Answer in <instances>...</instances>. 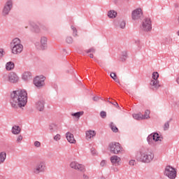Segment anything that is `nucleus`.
<instances>
[{
    "mask_svg": "<svg viewBox=\"0 0 179 179\" xmlns=\"http://www.w3.org/2000/svg\"><path fill=\"white\" fill-rule=\"evenodd\" d=\"M10 104L13 108H22L27 104V92L24 90L13 91L10 94Z\"/></svg>",
    "mask_w": 179,
    "mask_h": 179,
    "instance_id": "nucleus-1",
    "label": "nucleus"
},
{
    "mask_svg": "<svg viewBox=\"0 0 179 179\" xmlns=\"http://www.w3.org/2000/svg\"><path fill=\"white\" fill-rule=\"evenodd\" d=\"M137 162L142 163H150L155 159V154L149 150H141L136 155Z\"/></svg>",
    "mask_w": 179,
    "mask_h": 179,
    "instance_id": "nucleus-2",
    "label": "nucleus"
},
{
    "mask_svg": "<svg viewBox=\"0 0 179 179\" xmlns=\"http://www.w3.org/2000/svg\"><path fill=\"white\" fill-rule=\"evenodd\" d=\"M11 52L12 54H14V55H17L23 51V45H22V43L20 41V39L18 38H14L11 43Z\"/></svg>",
    "mask_w": 179,
    "mask_h": 179,
    "instance_id": "nucleus-3",
    "label": "nucleus"
},
{
    "mask_svg": "<svg viewBox=\"0 0 179 179\" xmlns=\"http://www.w3.org/2000/svg\"><path fill=\"white\" fill-rule=\"evenodd\" d=\"M109 149L110 153L113 155H119V153H122L124 152V148L120 143L113 142L109 144Z\"/></svg>",
    "mask_w": 179,
    "mask_h": 179,
    "instance_id": "nucleus-4",
    "label": "nucleus"
},
{
    "mask_svg": "<svg viewBox=\"0 0 179 179\" xmlns=\"http://www.w3.org/2000/svg\"><path fill=\"white\" fill-rule=\"evenodd\" d=\"M164 176L169 179L177 178V169L171 166H167L164 170Z\"/></svg>",
    "mask_w": 179,
    "mask_h": 179,
    "instance_id": "nucleus-5",
    "label": "nucleus"
},
{
    "mask_svg": "<svg viewBox=\"0 0 179 179\" xmlns=\"http://www.w3.org/2000/svg\"><path fill=\"white\" fill-rule=\"evenodd\" d=\"M47 170V164L44 161H39L36 167L33 169L34 174H40V173H45Z\"/></svg>",
    "mask_w": 179,
    "mask_h": 179,
    "instance_id": "nucleus-6",
    "label": "nucleus"
},
{
    "mask_svg": "<svg viewBox=\"0 0 179 179\" xmlns=\"http://www.w3.org/2000/svg\"><path fill=\"white\" fill-rule=\"evenodd\" d=\"M143 31H150L152 30V20L149 17L144 18L141 26Z\"/></svg>",
    "mask_w": 179,
    "mask_h": 179,
    "instance_id": "nucleus-7",
    "label": "nucleus"
},
{
    "mask_svg": "<svg viewBox=\"0 0 179 179\" xmlns=\"http://www.w3.org/2000/svg\"><path fill=\"white\" fill-rule=\"evenodd\" d=\"M3 78L5 80L10 82V83H17V82H19V76H17V74L14 72L10 73L8 77L6 75H4L3 76Z\"/></svg>",
    "mask_w": 179,
    "mask_h": 179,
    "instance_id": "nucleus-8",
    "label": "nucleus"
},
{
    "mask_svg": "<svg viewBox=\"0 0 179 179\" xmlns=\"http://www.w3.org/2000/svg\"><path fill=\"white\" fill-rule=\"evenodd\" d=\"M142 16H143L142 8H136L131 13V19L133 20H139Z\"/></svg>",
    "mask_w": 179,
    "mask_h": 179,
    "instance_id": "nucleus-9",
    "label": "nucleus"
},
{
    "mask_svg": "<svg viewBox=\"0 0 179 179\" xmlns=\"http://www.w3.org/2000/svg\"><path fill=\"white\" fill-rule=\"evenodd\" d=\"M44 80H45V78H44V76H36L34 79V85H35L36 87H43V86H44L45 85Z\"/></svg>",
    "mask_w": 179,
    "mask_h": 179,
    "instance_id": "nucleus-10",
    "label": "nucleus"
},
{
    "mask_svg": "<svg viewBox=\"0 0 179 179\" xmlns=\"http://www.w3.org/2000/svg\"><path fill=\"white\" fill-rule=\"evenodd\" d=\"M150 85L151 87L153 89V90H157V89H159V87H162L160 81H159V80H151Z\"/></svg>",
    "mask_w": 179,
    "mask_h": 179,
    "instance_id": "nucleus-11",
    "label": "nucleus"
},
{
    "mask_svg": "<svg viewBox=\"0 0 179 179\" xmlns=\"http://www.w3.org/2000/svg\"><path fill=\"white\" fill-rule=\"evenodd\" d=\"M110 162L114 166H120L121 158L117 155H113L110 157Z\"/></svg>",
    "mask_w": 179,
    "mask_h": 179,
    "instance_id": "nucleus-12",
    "label": "nucleus"
},
{
    "mask_svg": "<svg viewBox=\"0 0 179 179\" xmlns=\"http://www.w3.org/2000/svg\"><path fill=\"white\" fill-rule=\"evenodd\" d=\"M11 9H12V2L8 1L6 3V6L3 9V15H8Z\"/></svg>",
    "mask_w": 179,
    "mask_h": 179,
    "instance_id": "nucleus-13",
    "label": "nucleus"
},
{
    "mask_svg": "<svg viewBox=\"0 0 179 179\" xmlns=\"http://www.w3.org/2000/svg\"><path fill=\"white\" fill-rule=\"evenodd\" d=\"M96 136V131L94 130H87L85 131V138L87 141L90 139H93Z\"/></svg>",
    "mask_w": 179,
    "mask_h": 179,
    "instance_id": "nucleus-14",
    "label": "nucleus"
},
{
    "mask_svg": "<svg viewBox=\"0 0 179 179\" xmlns=\"http://www.w3.org/2000/svg\"><path fill=\"white\" fill-rule=\"evenodd\" d=\"M154 141V142H162V137H160V135L157 133H155L153 134H150L148 136V139H152Z\"/></svg>",
    "mask_w": 179,
    "mask_h": 179,
    "instance_id": "nucleus-15",
    "label": "nucleus"
},
{
    "mask_svg": "<svg viewBox=\"0 0 179 179\" xmlns=\"http://www.w3.org/2000/svg\"><path fill=\"white\" fill-rule=\"evenodd\" d=\"M66 138L69 143H76V140H75V137L71 132L66 134Z\"/></svg>",
    "mask_w": 179,
    "mask_h": 179,
    "instance_id": "nucleus-16",
    "label": "nucleus"
},
{
    "mask_svg": "<svg viewBox=\"0 0 179 179\" xmlns=\"http://www.w3.org/2000/svg\"><path fill=\"white\" fill-rule=\"evenodd\" d=\"M47 37L45 36H42L41 38V50H45V48H47Z\"/></svg>",
    "mask_w": 179,
    "mask_h": 179,
    "instance_id": "nucleus-17",
    "label": "nucleus"
},
{
    "mask_svg": "<svg viewBox=\"0 0 179 179\" xmlns=\"http://www.w3.org/2000/svg\"><path fill=\"white\" fill-rule=\"evenodd\" d=\"M11 132L13 135H19L22 132V129L19 126H13L11 129Z\"/></svg>",
    "mask_w": 179,
    "mask_h": 179,
    "instance_id": "nucleus-18",
    "label": "nucleus"
},
{
    "mask_svg": "<svg viewBox=\"0 0 179 179\" xmlns=\"http://www.w3.org/2000/svg\"><path fill=\"white\" fill-rule=\"evenodd\" d=\"M36 108L38 111H43L44 110V101H39L36 104Z\"/></svg>",
    "mask_w": 179,
    "mask_h": 179,
    "instance_id": "nucleus-19",
    "label": "nucleus"
},
{
    "mask_svg": "<svg viewBox=\"0 0 179 179\" xmlns=\"http://www.w3.org/2000/svg\"><path fill=\"white\" fill-rule=\"evenodd\" d=\"M6 160V152L1 151L0 152V164H3Z\"/></svg>",
    "mask_w": 179,
    "mask_h": 179,
    "instance_id": "nucleus-20",
    "label": "nucleus"
},
{
    "mask_svg": "<svg viewBox=\"0 0 179 179\" xmlns=\"http://www.w3.org/2000/svg\"><path fill=\"white\" fill-rule=\"evenodd\" d=\"M15 68V63L13 62H8L6 64V71H12Z\"/></svg>",
    "mask_w": 179,
    "mask_h": 179,
    "instance_id": "nucleus-21",
    "label": "nucleus"
},
{
    "mask_svg": "<svg viewBox=\"0 0 179 179\" xmlns=\"http://www.w3.org/2000/svg\"><path fill=\"white\" fill-rule=\"evenodd\" d=\"M133 118L136 120L137 121H141V120H143V115L142 113H134L132 115Z\"/></svg>",
    "mask_w": 179,
    "mask_h": 179,
    "instance_id": "nucleus-22",
    "label": "nucleus"
},
{
    "mask_svg": "<svg viewBox=\"0 0 179 179\" xmlns=\"http://www.w3.org/2000/svg\"><path fill=\"white\" fill-rule=\"evenodd\" d=\"M108 16L110 19H114V17H115L117 16V12H115L113 10H111L108 11Z\"/></svg>",
    "mask_w": 179,
    "mask_h": 179,
    "instance_id": "nucleus-23",
    "label": "nucleus"
},
{
    "mask_svg": "<svg viewBox=\"0 0 179 179\" xmlns=\"http://www.w3.org/2000/svg\"><path fill=\"white\" fill-rule=\"evenodd\" d=\"M31 76V73L30 72H25L22 75V79H24V80H28V79H30Z\"/></svg>",
    "mask_w": 179,
    "mask_h": 179,
    "instance_id": "nucleus-24",
    "label": "nucleus"
},
{
    "mask_svg": "<svg viewBox=\"0 0 179 179\" xmlns=\"http://www.w3.org/2000/svg\"><path fill=\"white\" fill-rule=\"evenodd\" d=\"M22 141H23V136H17L15 140V143H17V145H20L22 143Z\"/></svg>",
    "mask_w": 179,
    "mask_h": 179,
    "instance_id": "nucleus-25",
    "label": "nucleus"
},
{
    "mask_svg": "<svg viewBox=\"0 0 179 179\" xmlns=\"http://www.w3.org/2000/svg\"><path fill=\"white\" fill-rule=\"evenodd\" d=\"M150 114V110H147L145 112V114L143 115V120H148V118H150L149 115Z\"/></svg>",
    "mask_w": 179,
    "mask_h": 179,
    "instance_id": "nucleus-26",
    "label": "nucleus"
},
{
    "mask_svg": "<svg viewBox=\"0 0 179 179\" xmlns=\"http://www.w3.org/2000/svg\"><path fill=\"white\" fill-rule=\"evenodd\" d=\"M76 170H79L80 171H83L85 170V166L83 164H78L77 167L76 168Z\"/></svg>",
    "mask_w": 179,
    "mask_h": 179,
    "instance_id": "nucleus-27",
    "label": "nucleus"
},
{
    "mask_svg": "<svg viewBox=\"0 0 179 179\" xmlns=\"http://www.w3.org/2000/svg\"><path fill=\"white\" fill-rule=\"evenodd\" d=\"M152 78L153 80H157V79H159V73L158 72L152 73Z\"/></svg>",
    "mask_w": 179,
    "mask_h": 179,
    "instance_id": "nucleus-28",
    "label": "nucleus"
},
{
    "mask_svg": "<svg viewBox=\"0 0 179 179\" xmlns=\"http://www.w3.org/2000/svg\"><path fill=\"white\" fill-rule=\"evenodd\" d=\"M110 78H112V79L115 82H117V83H120V81L117 79V74H115V73H111Z\"/></svg>",
    "mask_w": 179,
    "mask_h": 179,
    "instance_id": "nucleus-29",
    "label": "nucleus"
},
{
    "mask_svg": "<svg viewBox=\"0 0 179 179\" xmlns=\"http://www.w3.org/2000/svg\"><path fill=\"white\" fill-rule=\"evenodd\" d=\"M83 114V112H78L76 113H72L71 115L73 117H76V118H80V117Z\"/></svg>",
    "mask_w": 179,
    "mask_h": 179,
    "instance_id": "nucleus-30",
    "label": "nucleus"
},
{
    "mask_svg": "<svg viewBox=\"0 0 179 179\" xmlns=\"http://www.w3.org/2000/svg\"><path fill=\"white\" fill-rule=\"evenodd\" d=\"M49 129H50V131H52V132H54L55 131V129H57V125H55L54 124H51L49 126Z\"/></svg>",
    "mask_w": 179,
    "mask_h": 179,
    "instance_id": "nucleus-31",
    "label": "nucleus"
},
{
    "mask_svg": "<svg viewBox=\"0 0 179 179\" xmlns=\"http://www.w3.org/2000/svg\"><path fill=\"white\" fill-rule=\"evenodd\" d=\"M78 162H72L71 164H70V167L71 169H74L75 170H76V167L78 166Z\"/></svg>",
    "mask_w": 179,
    "mask_h": 179,
    "instance_id": "nucleus-32",
    "label": "nucleus"
},
{
    "mask_svg": "<svg viewBox=\"0 0 179 179\" xmlns=\"http://www.w3.org/2000/svg\"><path fill=\"white\" fill-rule=\"evenodd\" d=\"M110 128L113 131V132H118V128H117V127L114 126V124H110Z\"/></svg>",
    "mask_w": 179,
    "mask_h": 179,
    "instance_id": "nucleus-33",
    "label": "nucleus"
},
{
    "mask_svg": "<svg viewBox=\"0 0 179 179\" xmlns=\"http://www.w3.org/2000/svg\"><path fill=\"white\" fill-rule=\"evenodd\" d=\"M54 141H55L56 142H58V141H61V134H56L54 137H53Z\"/></svg>",
    "mask_w": 179,
    "mask_h": 179,
    "instance_id": "nucleus-34",
    "label": "nucleus"
},
{
    "mask_svg": "<svg viewBox=\"0 0 179 179\" xmlns=\"http://www.w3.org/2000/svg\"><path fill=\"white\" fill-rule=\"evenodd\" d=\"M169 127H170V123L169 122H166L164 124V131H167V129H169Z\"/></svg>",
    "mask_w": 179,
    "mask_h": 179,
    "instance_id": "nucleus-35",
    "label": "nucleus"
},
{
    "mask_svg": "<svg viewBox=\"0 0 179 179\" xmlns=\"http://www.w3.org/2000/svg\"><path fill=\"white\" fill-rule=\"evenodd\" d=\"M100 116L101 118H106V117H107V113H106V111H101L100 113Z\"/></svg>",
    "mask_w": 179,
    "mask_h": 179,
    "instance_id": "nucleus-36",
    "label": "nucleus"
},
{
    "mask_svg": "<svg viewBox=\"0 0 179 179\" xmlns=\"http://www.w3.org/2000/svg\"><path fill=\"white\" fill-rule=\"evenodd\" d=\"M120 29H125V22L124 21L120 22Z\"/></svg>",
    "mask_w": 179,
    "mask_h": 179,
    "instance_id": "nucleus-37",
    "label": "nucleus"
},
{
    "mask_svg": "<svg viewBox=\"0 0 179 179\" xmlns=\"http://www.w3.org/2000/svg\"><path fill=\"white\" fill-rule=\"evenodd\" d=\"M91 152H92V155H93L94 156H96L98 155L97 151L94 148L91 149Z\"/></svg>",
    "mask_w": 179,
    "mask_h": 179,
    "instance_id": "nucleus-38",
    "label": "nucleus"
},
{
    "mask_svg": "<svg viewBox=\"0 0 179 179\" xmlns=\"http://www.w3.org/2000/svg\"><path fill=\"white\" fill-rule=\"evenodd\" d=\"M107 164V162L106 160H102L100 163V166L101 167H105V166Z\"/></svg>",
    "mask_w": 179,
    "mask_h": 179,
    "instance_id": "nucleus-39",
    "label": "nucleus"
},
{
    "mask_svg": "<svg viewBox=\"0 0 179 179\" xmlns=\"http://www.w3.org/2000/svg\"><path fill=\"white\" fill-rule=\"evenodd\" d=\"M71 29L74 33V36H78V31H76V28H75L73 26H71Z\"/></svg>",
    "mask_w": 179,
    "mask_h": 179,
    "instance_id": "nucleus-40",
    "label": "nucleus"
},
{
    "mask_svg": "<svg viewBox=\"0 0 179 179\" xmlns=\"http://www.w3.org/2000/svg\"><path fill=\"white\" fill-rule=\"evenodd\" d=\"M66 41H67V43H68L69 44H71V43H72V41H73V39L72 38V37H68V38H66Z\"/></svg>",
    "mask_w": 179,
    "mask_h": 179,
    "instance_id": "nucleus-41",
    "label": "nucleus"
},
{
    "mask_svg": "<svg viewBox=\"0 0 179 179\" xmlns=\"http://www.w3.org/2000/svg\"><path fill=\"white\" fill-rule=\"evenodd\" d=\"M34 146H36V148H40V146H41V143L39 141H35Z\"/></svg>",
    "mask_w": 179,
    "mask_h": 179,
    "instance_id": "nucleus-42",
    "label": "nucleus"
},
{
    "mask_svg": "<svg viewBox=\"0 0 179 179\" xmlns=\"http://www.w3.org/2000/svg\"><path fill=\"white\" fill-rule=\"evenodd\" d=\"M129 163L130 166H135L136 164V162L134 159L130 160Z\"/></svg>",
    "mask_w": 179,
    "mask_h": 179,
    "instance_id": "nucleus-43",
    "label": "nucleus"
},
{
    "mask_svg": "<svg viewBox=\"0 0 179 179\" xmlns=\"http://www.w3.org/2000/svg\"><path fill=\"white\" fill-rule=\"evenodd\" d=\"M5 55V51H3V49H0V57H3Z\"/></svg>",
    "mask_w": 179,
    "mask_h": 179,
    "instance_id": "nucleus-44",
    "label": "nucleus"
},
{
    "mask_svg": "<svg viewBox=\"0 0 179 179\" xmlns=\"http://www.w3.org/2000/svg\"><path fill=\"white\" fill-rule=\"evenodd\" d=\"M34 31H36V33H38V31H40V28H38V27L36 26V28H34Z\"/></svg>",
    "mask_w": 179,
    "mask_h": 179,
    "instance_id": "nucleus-45",
    "label": "nucleus"
},
{
    "mask_svg": "<svg viewBox=\"0 0 179 179\" xmlns=\"http://www.w3.org/2000/svg\"><path fill=\"white\" fill-rule=\"evenodd\" d=\"M94 48H92L87 51V52H94Z\"/></svg>",
    "mask_w": 179,
    "mask_h": 179,
    "instance_id": "nucleus-46",
    "label": "nucleus"
},
{
    "mask_svg": "<svg viewBox=\"0 0 179 179\" xmlns=\"http://www.w3.org/2000/svg\"><path fill=\"white\" fill-rule=\"evenodd\" d=\"M98 100H99V97L94 96V97L93 98V101H97Z\"/></svg>",
    "mask_w": 179,
    "mask_h": 179,
    "instance_id": "nucleus-47",
    "label": "nucleus"
},
{
    "mask_svg": "<svg viewBox=\"0 0 179 179\" xmlns=\"http://www.w3.org/2000/svg\"><path fill=\"white\" fill-rule=\"evenodd\" d=\"M84 179H89V176L87 175H83Z\"/></svg>",
    "mask_w": 179,
    "mask_h": 179,
    "instance_id": "nucleus-48",
    "label": "nucleus"
},
{
    "mask_svg": "<svg viewBox=\"0 0 179 179\" xmlns=\"http://www.w3.org/2000/svg\"><path fill=\"white\" fill-rule=\"evenodd\" d=\"M113 106H115V107H118V103L117 102H115V103H113Z\"/></svg>",
    "mask_w": 179,
    "mask_h": 179,
    "instance_id": "nucleus-49",
    "label": "nucleus"
},
{
    "mask_svg": "<svg viewBox=\"0 0 179 179\" xmlns=\"http://www.w3.org/2000/svg\"><path fill=\"white\" fill-rule=\"evenodd\" d=\"M90 58H93V54H90Z\"/></svg>",
    "mask_w": 179,
    "mask_h": 179,
    "instance_id": "nucleus-50",
    "label": "nucleus"
},
{
    "mask_svg": "<svg viewBox=\"0 0 179 179\" xmlns=\"http://www.w3.org/2000/svg\"><path fill=\"white\" fill-rule=\"evenodd\" d=\"M177 34H178V37H179V29H178V31H177Z\"/></svg>",
    "mask_w": 179,
    "mask_h": 179,
    "instance_id": "nucleus-51",
    "label": "nucleus"
},
{
    "mask_svg": "<svg viewBox=\"0 0 179 179\" xmlns=\"http://www.w3.org/2000/svg\"><path fill=\"white\" fill-rule=\"evenodd\" d=\"M115 171H118V169H116L115 170Z\"/></svg>",
    "mask_w": 179,
    "mask_h": 179,
    "instance_id": "nucleus-52",
    "label": "nucleus"
}]
</instances>
